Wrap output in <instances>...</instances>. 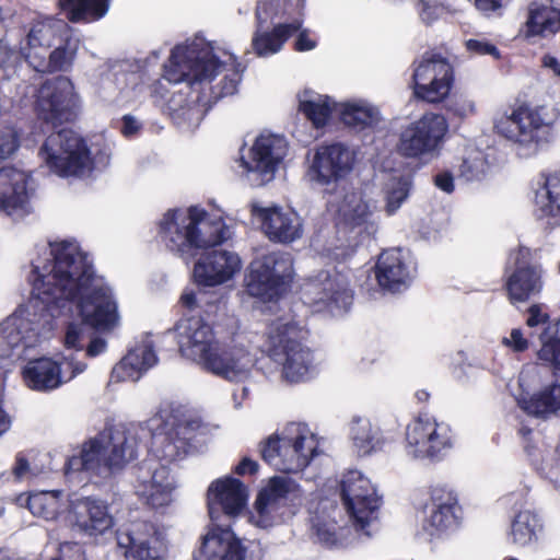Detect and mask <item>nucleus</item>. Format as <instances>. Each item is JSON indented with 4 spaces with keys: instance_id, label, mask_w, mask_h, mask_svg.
<instances>
[{
    "instance_id": "obj_22",
    "label": "nucleus",
    "mask_w": 560,
    "mask_h": 560,
    "mask_svg": "<svg viewBox=\"0 0 560 560\" xmlns=\"http://www.w3.org/2000/svg\"><path fill=\"white\" fill-rule=\"evenodd\" d=\"M117 546L126 560H160L167 551L164 532L148 521H133L117 532Z\"/></svg>"
},
{
    "instance_id": "obj_19",
    "label": "nucleus",
    "mask_w": 560,
    "mask_h": 560,
    "mask_svg": "<svg viewBox=\"0 0 560 560\" xmlns=\"http://www.w3.org/2000/svg\"><path fill=\"white\" fill-rule=\"evenodd\" d=\"M447 131L448 122L445 116L428 112L402 129L398 151L408 158L435 154L442 147Z\"/></svg>"
},
{
    "instance_id": "obj_35",
    "label": "nucleus",
    "mask_w": 560,
    "mask_h": 560,
    "mask_svg": "<svg viewBox=\"0 0 560 560\" xmlns=\"http://www.w3.org/2000/svg\"><path fill=\"white\" fill-rule=\"evenodd\" d=\"M158 363L151 335H141L128 353L114 366L112 382H137L149 369Z\"/></svg>"
},
{
    "instance_id": "obj_7",
    "label": "nucleus",
    "mask_w": 560,
    "mask_h": 560,
    "mask_svg": "<svg viewBox=\"0 0 560 560\" xmlns=\"http://www.w3.org/2000/svg\"><path fill=\"white\" fill-rule=\"evenodd\" d=\"M318 440L304 423H290L260 443L265 462L277 470L294 474L303 470L317 454Z\"/></svg>"
},
{
    "instance_id": "obj_33",
    "label": "nucleus",
    "mask_w": 560,
    "mask_h": 560,
    "mask_svg": "<svg viewBox=\"0 0 560 560\" xmlns=\"http://www.w3.org/2000/svg\"><path fill=\"white\" fill-rule=\"evenodd\" d=\"M176 482L165 465H149L136 486L139 499L152 509L168 506L174 501Z\"/></svg>"
},
{
    "instance_id": "obj_43",
    "label": "nucleus",
    "mask_w": 560,
    "mask_h": 560,
    "mask_svg": "<svg viewBox=\"0 0 560 560\" xmlns=\"http://www.w3.org/2000/svg\"><path fill=\"white\" fill-rule=\"evenodd\" d=\"M337 113L346 126L358 131L373 128L381 120L378 109L364 100L340 103Z\"/></svg>"
},
{
    "instance_id": "obj_23",
    "label": "nucleus",
    "mask_w": 560,
    "mask_h": 560,
    "mask_svg": "<svg viewBox=\"0 0 560 560\" xmlns=\"http://www.w3.org/2000/svg\"><path fill=\"white\" fill-rule=\"evenodd\" d=\"M250 212L264 235L272 243L288 245L304 234L302 217L290 207L253 203Z\"/></svg>"
},
{
    "instance_id": "obj_32",
    "label": "nucleus",
    "mask_w": 560,
    "mask_h": 560,
    "mask_svg": "<svg viewBox=\"0 0 560 560\" xmlns=\"http://www.w3.org/2000/svg\"><path fill=\"white\" fill-rule=\"evenodd\" d=\"M304 298L308 303H334L346 310L352 301V292L346 276L336 270L320 271L304 285Z\"/></svg>"
},
{
    "instance_id": "obj_25",
    "label": "nucleus",
    "mask_w": 560,
    "mask_h": 560,
    "mask_svg": "<svg viewBox=\"0 0 560 560\" xmlns=\"http://www.w3.org/2000/svg\"><path fill=\"white\" fill-rule=\"evenodd\" d=\"M79 106V97L72 82L58 77L40 85L36 94L35 109L38 116L51 122L69 120Z\"/></svg>"
},
{
    "instance_id": "obj_28",
    "label": "nucleus",
    "mask_w": 560,
    "mask_h": 560,
    "mask_svg": "<svg viewBox=\"0 0 560 560\" xmlns=\"http://www.w3.org/2000/svg\"><path fill=\"white\" fill-rule=\"evenodd\" d=\"M31 307L19 308L0 324V358L10 357L20 345L33 347L43 335L45 323L35 319Z\"/></svg>"
},
{
    "instance_id": "obj_31",
    "label": "nucleus",
    "mask_w": 560,
    "mask_h": 560,
    "mask_svg": "<svg viewBox=\"0 0 560 560\" xmlns=\"http://www.w3.org/2000/svg\"><path fill=\"white\" fill-rule=\"evenodd\" d=\"M242 269L238 255L226 249L203 254L194 266V279L202 287H217L232 280Z\"/></svg>"
},
{
    "instance_id": "obj_13",
    "label": "nucleus",
    "mask_w": 560,
    "mask_h": 560,
    "mask_svg": "<svg viewBox=\"0 0 560 560\" xmlns=\"http://www.w3.org/2000/svg\"><path fill=\"white\" fill-rule=\"evenodd\" d=\"M299 497L300 489L295 482L285 477H272L258 491L248 522L262 529L280 525L293 514L287 508L288 500Z\"/></svg>"
},
{
    "instance_id": "obj_42",
    "label": "nucleus",
    "mask_w": 560,
    "mask_h": 560,
    "mask_svg": "<svg viewBox=\"0 0 560 560\" xmlns=\"http://www.w3.org/2000/svg\"><path fill=\"white\" fill-rule=\"evenodd\" d=\"M535 190V205L540 218L551 225L560 224V171L546 176Z\"/></svg>"
},
{
    "instance_id": "obj_2",
    "label": "nucleus",
    "mask_w": 560,
    "mask_h": 560,
    "mask_svg": "<svg viewBox=\"0 0 560 560\" xmlns=\"http://www.w3.org/2000/svg\"><path fill=\"white\" fill-rule=\"evenodd\" d=\"M555 108L526 102L501 106L492 115L493 131L509 141L520 156L535 155L555 138Z\"/></svg>"
},
{
    "instance_id": "obj_41",
    "label": "nucleus",
    "mask_w": 560,
    "mask_h": 560,
    "mask_svg": "<svg viewBox=\"0 0 560 560\" xmlns=\"http://www.w3.org/2000/svg\"><path fill=\"white\" fill-rule=\"evenodd\" d=\"M544 532V521L534 510L518 511L511 521L509 541L518 548L535 545Z\"/></svg>"
},
{
    "instance_id": "obj_58",
    "label": "nucleus",
    "mask_w": 560,
    "mask_h": 560,
    "mask_svg": "<svg viewBox=\"0 0 560 560\" xmlns=\"http://www.w3.org/2000/svg\"><path fill=\"white\" fill-rule=\"evenodd\" d=\"M466 49L471 55L477 56H492L494 59L500 58V52L498 48L486 38H471L465 42Z\"/></svg>"
},
{
    "instance_id": "obj_64",
    "label": "nucleus",
    "mask_w": 560,
    "mask_h": 560,
    "mask_svg": "<svg viewBox=\"0 0 560 560\" xmlns=\"http://www.w3.org/2000/svg\"><path fill=\"white\" fill-rule=\"evenodd\" d=\"M316 47V42L310 37L308 32L303 30L300 32L295 40V49L298 51H308Z\"/></svg>"
},
{
    "instance_id": "obj_6",
    "label": "nucleus",
    "mask_w": 560,
    "mask_h": 560,
    "mask_svg": "<svg viewBox=\"0 0 560 560\" xmlns=\"http://www.w3.org/2000/svg\"><path fill=\"white\" fill-rule=\"evenodd\" d=\"M225 69L236 75L235 57L201 38H196L187 45L174 48L165 66L164 78L173 83L202 82L213 79Z\"/></svg>"
},
{
    "instance_id": "obj_59",
    "label": "nucleus",
    "mask_w": 560,
    "mask_h": 560,
    "mask_svg": "<svg viewBox=\"0 0 560 560\" xmlns=\"http://www.w3.org/2000/svg\"><path fill=\"white\" fill-rule=\"evenodd\" d=\"M502 345L514 352H523L528 349L529 341L521 329L514 328L509 336L502 338Z\"/></svg>"
},
{
    "instance_id": "obj_16",
    "label": "nucleus",
    "mask_w": 560,
    "mask_h": 560,
    "mask_svg": "<svg viewBox=\"0 0 560 560\" xmlns=\"http://www.w3.org/2000/svg\"><path fill=\"white\" fill-rule=\"evenodd\" d=\"M345 508L358 529L371 533L368 527L377 518L381 498L372 481L360 470H348L341 480Z\"/></svg>"
},
{
    "instance_id": "obj_9",
    "label": "nucleus",
    "mask_w": 560,
    "mask_h": 560,
    "mask_svg": "<svg viewBox=\"0 0 560 560\" xmlns=\"http://www.w3.org/2000/svg\"><path fill=\"white\" fill-rule=\"evenodd\" d=\"M301 331L305 330L283 318L273 322L268 331L270 355L282 363L283 376L291 383L305 381L317 365L312 351L296 340Z\"/></svg>"
},
{
    "instance_id": "obj_14",
    "label": "nucleus",
    "mask_w": 560,
    "mask_h": 560,
    "mask_svg": "<svg viewBox=\"0 0 560 560\" xmlns=\"http://www.w3.org/2000/svg\"><path fill=\"white\" fill-rule=\"evenodd\" d=\"M359 163V151L341 142L318 147L306 171L307 179L324 188L336 185L352 174Z\"/></svg>"
},
{
    "instance_id": "obj_49",
    "label": "nucleus",
    "mask_w": 560,
    "mask_h": 560,
    "mask_svg": "<svg viewBox=\"0 0 560 560\" xmlns=\"http://www.w3.org/2000/svg\"><path fill=\"white\" fill-rule=\"evenodd\" d=\"M108 0H60L59 5L72 22L96 20L107 11Z\"/></svg>"
},
{
    "instance_id": "obj_5",
    "label": "nucleus",
    "mask_w": 560,
    "mask_h": 560,
    "mask_svg": "<svg viewBox=\"0 0 560 560\" xmlns=\"http://www.w3.org/2000/svg\"><path fill=\"white\" fill-rule=\"evenodd\" d=\"M137 450V429L117 425L83 444L79 455L67 460L66 472L88 470L106 478L135 459Z\"/></svg>"
},
{
    "instance_id": "obj_26",
    "label": "nucleus",
    "mask_w": 560,
    "mask_h": 560,
    "mask_svg": "<svg viewBox=\"0 0 560 560\" xmlns=\"http://www.w3.org/2000/svg\"><path fill=\"white\" fill-rule=\"evenodd\" d=\"M85 368V363L75 361L72 357L60 363L50 358H39L28 361L23 368L22 375L28 388L49 392L71 381Z\"/></svg>"
},
{
    "instance_id": "obj_44",
    "label": "nucleus",
    "mask_w": 560,
    "mask_h": 560,
    "mask_svg": "<svg viewBox=\"0 0 560 560\" xmlns=\"http://www.w3.org/2000/svg\"><path fill=\"white\" fill-rule=\"evenodd\" d=\"M299 110L316 127H324L332 113L338 110L336 104L328 95L312 90L299 94Z\"/></svg>"
},
{
    "instance_id": "obj_1",
    "label": "nucleus",
    "mask_w": 560,
    "mask_h": 560,
    "mask_svg": "<svg viewBox=\"0 0 560 560\" xmlns=\"http://www.w3.org/2000/svg\"><path fill=\"white\" fill-rule=\"evenodd\" d=\"M31 307L40 305L51 317L69 315L75 308L81 323H70L65 346L81 350L89 327L109 331L119 324L117 302L105 279L94 273L88 255L72 241L50 243L33 260Z\"/></svg>"
},
{
    "instance_id": "obj_11",
    "label": "nucleus",
    "mask_w": 560,
    "mask_h": 560,
    "mask_svg": "<svg viewBox=\"0 0 560 560\" xmlns=\"http://www.w3.org/2000/svg\"><path fill=\"white\" fill-rule=\"evenodd\" d=\"M293 278V261L289 254L272 252L250 262L246 276L247 292L270 301L282 295Z\"/></svg>"
},
{
    "instance_id": "obj_54",
    "label": "nucleus",
    "mask_w": 560,
    "mask_h": 560,
    "mask_svg": "<svg viewBox=\"0 0 560 560\" xmlns=\"http://www.w3.org/2000/svg\"><path fill=\"white\" fill-rule=\"evenodd\" d=\"M416 8L419 19L427 25L442 19L447 13V7L442 0H418Z\"/></svg>"
},
{
    "instance_id": "obj_52",
    "label": "nucleus",
    "mask_w": 560,
    "mask_h": 560,
    "mask_svg": "<svg viewBox=\"0 0 560 560\" xmlns=\"http://www.w3.org/2000/svg\"><path fill=\"white\" fill-rule=\"evenodd\" d=\"M410 178L398 171L388 175L384 185L385 211L393 215L405 202L409 195Z\"/></svg>"
},
{
    "instance_id": "obj_24",
    "label": "nucleus",
    "mask_w": 560,
    "mask_h": 560,
    "mask_svg": "<svg viewBox=\"0 0 560 560\" xmlns=\"http://www.w3.org/2000/svg\"><path fill=\"white\" fill-rule=\"evenodd\" d=\"M545 369L538 365H527L518 377L520 393H515L517 405L528 415L547 418L560 411V383L548 385L537 393L529 395L541 381Z\"/></svg>"
},
{
    "instance_id": "obj_62",
    "label": "nucleus",
    "mask_w": 560,
    "mask_h": 560,
    "mask_svg": "<svg viewBox=\"0 0 560 560\" xmlns=\"http://www.w3.org/2000/svg\"><path fill=\"white\" fill-rule=\"evenodd\" d=\"M454 113L459 117H468L476 113V103L470 97H459L453 106Z\"/></svg>"
},
{
    "instance_id": "obj_3",
    "label": "nucleus",
    "mask_w": 560,
    "mask_h": 560,
    "mask_svg": "<svg viewBox=\"0 0 560 560\" xmlns=\"http://www.w3.org/2000/svg\"><path fill=\"white\" fill-rule=\"evenodd\" d=\"M159 235L165 246L182 256L218 245L232 236L221 213H208L200 207L168 210L159 222Z\"/></svg>"
},
{
    "instance_id": "obj_56",
    "label": "nucleus",
    "mask_w": 560,
    "mask_h": 560,
    "mask_svg": "<svg viewBox=\"0 0 560 560\" xmlns=\"http://www.w3.org/2000/svg\"><path fill=\"white\" fill-rule=\"evenodd\" d=\"M20 147L19 136L13 127L0 128V161L11 158Z\"/></svg>"
},
{
    "instance_id": "obj_27",
    "label": "nucleus",
    "mask_w": 560,
    "mask_h": 560,
    "mask_svg": "<svg viewBox=\"0 0 560 560\" xmlns=\"http://www.w3.org/2000/svg\"><path fill=\"white\" fill-rule=\"evenodd\" d=\"M532 253L527 247H518L509 255L506 291L510 301L515 304L527 301L532 295L540 292L542 288V269L540 266L529 265Z\"/></svg>"
},
{
    "instance_id": "obj_61",
    "label": "nucleus",
    "mask_w": 560,
    "mask_h": 560,
    "mask_svg": "<svg viewBox=\"0 0 560 560\" xmlns=\"http://www.w3.org/2000/svg\"><path fill=\"white\" fill-rule=\"evenodd\" d=\"M13 474L16 479L25 480L32 477H36L40 474V471L35 467H31L30 463L25 458L18 457L13 468Z\"/></svg>"
},
{
    "instance_id": "obj_47",
    "label": "nucleus",
    "mask_w": 560,
    "mask_h": 560,
    "mask_svg": "<svg viewBox=\"0 0 560 560\" xmlns=\"http://www.w3.org/2000/svg\"><path fill=\"white\" fill-rule=\"evenodd\" d=\"M335 514L339 511L334 508L329 514L317 515L313 520V528L320 542L327 546H338L347 542L349 528L337 526Z\"/></svg>"
},
{
    "instance_id": "obj_17",
    "label": "nucleus",
    "mask_w": 560,
    "mask_h": 560,
    "mask_svg": "<svg viewBox=\"0 0 560 560\" xmlns=\"http://www.w3.org/2000/svg\"><path fill=\"white\" fill-rule=\"evenodd\" d=\"M65 521L72 532L93 540L106 535L115 525L109 504L96 497H70Z\"/></svg>"
},
{
    "instance_id": "obj_40",
    "label": "nucleus",
    "mask_w": 560,
    "mask_h": 560,
    "mask_svg": "<svg viewBox=\"0 0 560 560\" xmlns=\"http://www.w3.org/2000/svg\"><path fill=\"white\" fill-rule=\"evenodd\" d=\"M527 325L528 327L544 326L538 334L540 348L537 351L539 360L560 370V320L556 324H548V315L542 313L538 305H533L528 310Z\"/></svg>"
},
{
    "instance_id": "obj_45",
    "label": "nucleus",
    "mask_w": 560,
    "mask_h": 560,
    "mask_svg": "<svg viewBox=\"0 0 560 560\" xmlns=\"http://www.w3.org/2000/svg\"><path fill=\"white\" fill-rule=\"evenodd\" d=\"M349 440L358 455H369L382 443L381 432L368 418L353 417L349 423Z\"/></svg>"
},
{
    "instance_id": "obj_20",
    "label": "nucleus",
    "mask_w": 560,
    "mask_h": 560,
    "mask_svg": "<svg viewBox=\"0 0 560 560\" xmlns=\"http://www.w3.org/2000/svg\"><path fill=\"white\" fill-rule=\"evenodd\" d=\"M179 353L203 370L220 351V345L213 328L199 316L185 317L174 328Z\"/></svg>"
},
{
    "instance_id": "obj_4",
    "label": "nucleus",
    "mask_w": 560,
    "mask_h": 560,
    "mask_svg": "<svg viewBox=\"0 0 560 560\" xmlns=\"http://www.w3.org/2000/svg\"><path fill=\"white\" fill-rule=\"evenodd\" d=\"M78 45L71 28L59 19L46 18L35 22L20 42L21 57L36 71L50 73L69 69Z\"/></svg>"
},
{
    "instance_id": "obj_34",
    "label": "nucleus",
    "mask_w": 560,
    "mask_h": 560,
    "mask_svg": "<svg viewBox=\"0 0 560 560\" xmlns=\"http://www.w3.org/2000/svg\"><path fill=\"white\" fill-rule=\"evenodd\" d=\"M257 361L256 352L234 346L224 352L220 350L206 371L230 382H245L258 372Z\"/></svg>"
},
{
    "instance_id": "obj_60",
    "label": "nucleus",
    "mask_w": 560,
    "mask_h": 560,
    "mask_svg": "<svg viewBox=\"0 0 560 560\" xmlns=\"http://www.w3.org/2000/svg\"><path fill=\"white\" fill-rule=\"evenodd\" d=\"M61 560H86L82 547L77 542L63 541L58 544L57 547Z\"/></svg>"
},
{
    "instance_id": "obj_57",
    "label": "nucleus",
    "mask_w": 560,
    "mask_h": 560,
    "mask_svg": "<svg viewBox=\"0 0 560 560\" xmlns=\"http://www.w3.org/2000/svg\"><path fill=\"white\" fill-rule=\"evenodd\" d=\"M20 56V52L10 47L7 37L0 39V70L3 71L4 78H9L15 71Z\"/></svg>"
},
{
    "instance_id": "obj_63",
    "label": "nucleus",
    "mask_w": 560,
    "mask_h": 560,
    "mask_svg": "<svg viewBox=\"0 0 560 560\" xmlns=\"http://www.w3.org/2000/svg\"><path fill=\"white\" fill-rule=\"evenodd\" d=\"M434 184L444 192L450 194L454 190V178L448 172H442L435 175Z\"/></svg>"
},
{
    "instance_id": "obj_51",
    "label": "nucleus",
    "mask_w": 560,
    "mask_h": 560,
    "mask_svg": "<svg viewBox=\"0 0 560 560\" xmlns=\"http://www.w3.org/2000/svg\"><path fill=\"white\" fill-rule=\"evenodd\" d=\"M525 453L532 464L548 478L558 489H560V444L557 445L548 458H544L538 445L527 442Z\"/></svg>"
},
{
    "instance_id": "obj_10",
    "label": "nucleus",
    "mask_w": 560,
    "mask_h": 560,
    "mask_svg": "<svg viewBox=\"0 0 560 560\" xmlns=\"http://www.w3.org/2000/svg\"><path fill=\"white\" fill-rule=\"evenodd\" d=\"M153 425L158 430L153 435V453L155 457L166 462L182 458L187 453L194 434L208 431V425L201 419L179 411H161L153 420Z\"/></svg>"
},
{
    "instance_id": "obj_39",
    "label": "nucleus",
    "mask_w": 560,
    "mask_h": 560,
    "mask_svg": "<svg viewBox=\"0 0 560 560\" xmlns=\"http://www.w3.org/2000/svg\"><path fill=\"white\" fill-rule=\"evenodd\" d=\"M560 30V0H534L522 28L526 38L548 37Z\"/></svg>"
},
{
    "instance_id": "obj_21",
    "label": "nucleus",
    "mask_w": 560,
    "mask_h": 560,
    "mask_svg": "<svg viewBox=\"0 0 560 560\" xmlns=\"http://www.w3.org/2000/svg\"><path fill=\"white\" fill-rule=\"evenodd\" d=\"M413 93L428 103L445 100L454 83V68L440 54L425 52L413 70Z\"/></svg>"
},
{
    "instance_id": "obj_12",
    "label": "nucleus",
    "mask_w": 560,
    "mask_h": 560,
    "mask_svg": "<svg viewBox=\"0 0 560 560\" xmlns=\"http://www.w3.org/2000/svg\"><path fill=\"white\" fill-rule=\"evenodd\" d=\"M288 152L287 140L277 135H261L247 155L240 160V176L252 187H261L272 182Z\"/></svg>"
},
{
    "instance_id": "obj_55",
    "label": "nucleus",
    "mask_w": 560,
    "mask_h": 560,
    "mask_svg": "<svg viewBox=\"0 0 560 560\" xmlns=\"http://www.w3.org/2000/svg\"><path fill=\"white\" fill-rule=\"evenodd\" d=\"M285 14V0H260L257 5V21L259 25L267 23L268 20L273 22L277 18Z\"/></svg>"
},
{
    "instance_id": "obj_8",
    "label": "nucleus",
    "mask_w": 560,
    "mask_h": 560,
    "mask_svg": "<svg viewBox=\"0 0 560 560\" xmlns=\"http://www.w3.org/2000/svg\"><path fill=\"white\" fill-rule=\"evenodd\" d=\"M40 156L50 171L59 176L84 175L94 166H106L109 161L107 151L91 158L83 140L68 129L49 135Z\"/></svg>"
},
{
    "instance_id": "obj_50",
    "label": "nucleus",
    "mask_w": 560,
    "mask_h": 560,
    "mask_svg": "<svg viewBox=\"0 0 560 560\" xmlns=\"http://www.w3.org/2000/svg\"><path fill=\"white\" fill-rule=\"evenodd\" d=\"M525 453L532 464L548 478L558 489H560V444L557 445L548 458H544L538 445L527 442Z\"/></svg>"
},
{
    "instance_id": "obj_30",
    "label": "nucleus",
    "mask_w": 560,
    "mask_h": 560,
    "mask_svg": "<svg viewBox=\"0 0 560 560\" xmlns=\"http://www.w3.org/2000/svg\"><path fill=\"white\" fill-rule=\"evenodd\" d=\"M246 549L229 527L209 526L194 550V560H245Z\"/></svg>"
},
{
    "instance_id": "obj_37",
    "label": "nucleus",
    "mask_w": 560,
    "mask_h": 560,
    "mask_svg": "<svg viewBox=\"0 0 560 560\" xmlns=\"http://www.w3.org/2000/svg\"><path fill=\"white\" fill-rule=\"evenodd\" d=\"M32 178L14 167L0 168V210L12 215L26 211L33 194Z\"/></svg>"
},
{
    "instance_id": "obj_53",
    "label": "nucleus",
    "mask_w": 560,
    "mask_h": 560,
    "mask_svg": "<svg viewBox=\"0 0 560 560\" xmlns=\"http://www.w3.org/2000/svg\"><path fill=\"white\" fill-rule=\"evenodd\" d=\"M488 165L481 151H472L460 165V174L467 180L479 179L487 172Z\"/></svg>"
},
{
    "instance_id": "obj_15",
    "label": "nucleus",
    "mask_w": 560,
    "mask_h": 560,
    "mask_svg": "<svg viewBox=\"0 0 560 560\" xmlns=\"http://www.w3.org/2000/svg\"><path fill=\"white\" fill-rule=\"evenodd\" d=\"M453 445L450 428L435 418L420 415L405 429V453L412 459H438Z\"/></svg>"
},
{
    "instance_id": "obj_38",
    "label": "nucleus",
    "mask_w": 560,
    "mask_h": 560,
    "mask_svg": "<svg viewBox=\"0 0 560 560\" xmlns=\"http://www.w3.org/2000/svg\"><path fill=\"white\" fill-rule=\"evenodd\" d=\"M415 266L407 253L389 249L381 254L376 265L378 284L392 292L406 288L412 280Z\"/></svg>"
},
{
    "instance_id": "obj_18",
    "label": "nucleus",
    "mask_w": 560,
    "mask_h": 560,
    "mask_svg": "<svg viewBox=\"0 0 560 560\" xmlns=\"http://www.w3.org/2000/svg\"><path fill=\"white\" fill-rule=\"evenodd\" d=\"M339 221L350 230L373 234L377 230L378 201L368 188L343 187L330 200Z\"/></svg>"
},
{
    "instance_id": "obj_36",
    "label": "nucleus",
    "mask_w": 560,
    "mask_h": 560,
    "mask_svg": "<svg viewBox=\"0 0 560 560\" xmlns=\"http://www.w3.org/2000/svg\"><path fill=\"white\" fill-rule=\"evenodd\" d=\"M422 514L423 530L432 538H440L456 525V498L448 491L434 489Z\"/></svg>"
},
{
    "instance_id": "obj_29",
    "label": "nucleus",
    "mask_w": 560,
    "mask_h": 560,
    "mask_svg": "<svg viewBox=\"0 0 560 560\" xmlns=\"http://www.w3.org/2000/svg\"><path fill=\"white\" fill-rule=\"evenodd\" d=\"M248 488L232 477L219 478L208 488V509L211 521L218 522L220 512L229 517H236L247 506Z\"/></svg>"
},
{
    "instance_id": "obj_48",
    "label": "nucleus",
    "mask_w": 560,
    "mask_h": 560,
    "mask_svg": "<svg viewBox=\"0 0 560 560\" xmlns=\"http://www.w3.org/2000/svg\"><path fill=\"white\" fill-rule=\"evenodd\" d=\"M62 506V491H37L27 498V508L33 515L47 521L55 520Z\"/></svg>"
},
{
    "instance_id": "obj_46",
    "label": "nucleus",
    "mask_w": 560,
    "mask_h": 560,
    "mask_svg": "<svg viewBox=\"0 0 560 560\" xmlns=\"http://www.w3.org/2000/svg\"><path fill=\"white\" fill-rule=\"evenodd\" d=\"M301 22L295 20L290 24L279 23L272 32L262 31V24H258L257 33L253 38V46L257 55L269 56L278 52L292 33L299 31Z\"/></svg>"
}]
</instances>
